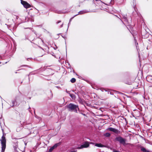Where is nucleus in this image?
<instances>
[{"mask_svg": "<svg viewBox=\"0 0 152 152\" xmlns=\"http://www.w3.org/2000/svg\"><path fill=\"white\" fill-rule=\"evenodd\" d=\"M66 107L69 111L74 112L77 113V110H79L78 106L72 103H70L66 105Z\"/></svg>", "mask_w": 152, "mask_h": 152, "instance_id": "1", "label": "nucleus"}, {"mask_svg": "<svg viewBox=\"0 0 152 152\" xmlns=\"http://www.w3.org/2000/svg\"><path fill=\"white\" fill-rule=\"evenodd\" d=\"M1 145V152H4L6 148V140L5 137L4 135L2 136L1 139L0 140Z\"/></svg>", "mask_w": 152, "mask_h": 152, "instance_id": "2", "label": "nucleus"}, {"mask_svg": "<svg viewBox=\"0 0 152 152\" xmlns=\"http://www.w3.org/2000/svg\"><path fill=\"white\" fill-rule=\"evenodd\" d=\"M115 140L119 142L120 144H122L124 145H125L126 144V139L121 137H117Z\"/></svg>", "mask_w": 152, "mask_h": 152, "instance_id": "3", "label": "nucleus"}, {"mask_svg": "<svg viewBox=\"0 0 152 152\" xmlns=\"http://www.w3.org/2000/svg\"><path fill=\"white\" fill-rule=\"evenodd\" d=\"M89 146V142L87 141L85 142L84 143L80 145V147L77 148L78 149H80L83 148H87Z\"/></svg>", "mask_w": 152, "mask_h": 152, "instance_id": "4", "label": "nucleus"}, {"mask_svg": "<svg viewBox=\"0 0 152 152\" xmlns=\"http://www.w3.org/2000/svg\"><path fill=\"white\" fill-rule=\"evenodd\" d=\"M107 130L113 132L116 134H119L120 132V131L117 129L112 127H109L107 129Z\"/></svg>", "mask_w": 152, "mask_h": 152, "instance_id": "5", "label": "nucleus"}, {"mask_svg": "<svg viewBox=\"0 0 152 152\" xmlns=\"http://www.w3.org/2000/svg\"><path fill=\"white\" fill-rule=\"evenodd\" d=\"M123 19L124 21L126 22V24L128 26H130L131 24V22H129L128 19L127 18V15H122Z\"/></svg>", "mask_w": 152, "mask_h": 152, "instance_id": "6", "label": "nucleus"}, {"mask_svg": "<svg viewBox=\"0 0 152 152\" xmlns=\"http://www.w3.org/2000/svg\"><path fill=\"white\" fill-rule=\"evenodd\" d=\"M21 3L23 5L24 7L26 8H28L31 7V5L25 1H21Z\"/></svg>", "mask_w": 152, "mask_h": 152, "instance_id": "7", "label": "nucleus"}, {"mask_svg": "<svg viewBox=\"0 0 152 152\" xmlns=\"http://www.w3.org/2000/svg\"><path fill=\"white\" fill-rule=\"evenodd\" d=\"M59 145V143L55 144L49 149L48 152H51L53 149L57 148Z\"/></svg>", "mask_w": 152, "mask_h": 152, "instance_id": "8", "label": "nucleus"}, {"mask_svg": "<svg viewBox=\"0 0 152 152\" xmlns=\"http://www.w3.org/2000/svg\"><path fill=\"white\" fill-rule=\"evenodd\" d=\"M89 12H90V11H89L87 10H81V11H79L78 12V14L75 15V16H76L78 15H82V14H84L86 13Z\"/></svg>", "mask_w": 152, "mask_h": 152, "instance_id": "9", "label": "nucleus"}, {"mask_svg": "<svg viewBox=\"0 0 152 152\" xmlns=\"http://www.w3.org/2000/svg\"><path fill=\"white\" fill-rule=\"evenodd\" d=\"M95 146H97V147H99L102 148V147H105V146L104 145L102 144L101 143H95Z\"/></svg>", "mask_w": 152, "mask_h": 152, "instance_id": "10", "label": "nucleus"}, {"mask_svg": "<svg viewBox=\"0 0 152 152\" xmlns=\"http://www.w3.org/2000/svg\"><path fill=\"white\" fill-rule=\"evenodd\" d=\"M16 102V100H12V104L11 106L12 107H13L15 105V103Z\"/></svg>", "mask_w": 152, "mask_h": 152, "instance_id": "11", "label": "nucleus"}, {"mask_svg": "<svg viewBox=\"0 0 152 152\" xmlns=\"http://www.w3.org/2000/svg\"><path fill=\"white\" fill-rule=\"evenodd\" d=\"M38 41L41 44H43L44 43L43 41L41 39L39 38L38 39Z\"/></svg>", "mask_w": 152, "mask_h": 152, "instance_id": "12", "label": "nucleus"}, {"mask_svg": "<svg viewBox=\"0 0 152 152\" xmlns=\"http://www.w3.org/2000/svg\"><path fill=\"white\" fill-rule=\"evenodd\" d=\"M104 135L106 137H109L110 136V134L109 133L107 132L104 134Z\"/></svg>", "mask_w": 152, "mask_h": 152, "instance_id": "13", "label": "nucleus"}, {"mask_svg": "<svg viewBox=\"0 0 152 152\" xmlns=\"http://www.w3.org/2000/svg\"><path fill=\"white\" fill-rule=\"evenodd\" d=\"M75 81L76 79L75 78H72L70 80V82L72 83H74L75 82Z\"/></svg>", "mask_w": 152, "mask_h": 152, "instance_id": "14", "label": "nucleus"}, {"mask_svg": "<svg viewBox=\"0 0 152 152\" xmlns=\"http://www.w3.org/2000/svg\"><path fill=\"white\" fill-rule=\"evenodd\" d=\"M69 96L72 99H75V96L74 94H69Z\"/></svg>", "mask_w": 152, "mask_h": 152, "instance_id": "15", "label": "nucleus"}, {"mask_svg": "<svg viewBox=\"0 0 152 152\" xmlns=\"http://www.w3.org/2000/svg\"><path fill=\"white\" fill-rule=\"evenodd\" d=\"M141 151L144 152H145L146 149L145 148L142 147L141 148Z\"/></svg>", "mask_w": 152, "mask_h": 152, "instance_id": "16", "label": "nucleus"}, {"mask_svg": "<svg viewBox=\"0 0 152 152\" xmlns=\"http://www.w3.org/2000/svg\"><path fill=\"white\" fill-rule=\"evenodd\" d=\"M75 17V15H74L73 17H72V18H71L70 19V20H69V23H70V22L71 21H72V19H73V18Z\"/></svg>", "mask_w": 152, "mask_h": 152, "instance_id": "17", "label": "nucleus"}, {"mask_svg": "<svg viewBox=\"0 0 152 152\" xmlns=\"http://www.w3.org/2000/svg\"><path fill=\"white\" fill-rule=\"evenodd\" d=\"M111 4H113L114 3V0H111Z\"/></svg>", "mask_w": 152, "mask_h": 152, "instance_id": "18", "label": "nucleus"}, {"mask_svg": "<svg viewBox=\"0 0 152 152\" xmlns=\"http://www.w3.org/2000/svg\"><path fill=\"white\" fill-rule=\"evenodd\" d=\"M61 22V20H58V21L57 22H56V24H58V23H60Z\"/></svg>", "mask_w": 152, "mask_h": 152, "instance_id": "19", "label": "nucleus"}, {"mask_svg": "<svg viewBox=\"0 0 152 152\" xmlns=\"http://www.w3.org/2000/svg\"><path fill=\"white\" fill-rule=\"evenodd\" d=\"M132 35H133V37H134V40H135V42H136V41H137V40H136V39H135V37H134V36L133 34H132Z\"/></svg>", "mask_w": 152, "mask_h": 152, "instance_id": "20", "label": "nucleus"}, {"mask_svg": "<svg viewBox=\"0 0 152 152\" xmlns=\"http://www.w3.org/2000/svg\"><path fill=\"white\" fill-rule=\"evenodd\" d=\"M111 7V6L110 5L109 6V7H107V8H105V9L106 10H107V8H109L110 7Z\"/></svg>", "mask_w": 152, "mask_h": 152, "instance_id": "21", "label": "nucleus"}, {"mask_svg": "<svg viewBox=\"0 0 152 152\" xmlns=\"http://www.w3.org/2000/svg\"><path fill=\"white\" fill-rule=\"evenodd\" d=\"M14 149H15V151L14 152H18L17 151L15 150V149L17 148L16 147H15H15H14Z\"/></svg>", "mask_w": 152, "mask_h": 152, "instance_id": "22", "label": "nucleus"}, {"mask_svg": "<svg viewBox=\"0 0 152 152\" xmlns=\"http://www.w3.org/2000/svg\"><path fill=\"white\" fill-rule=\"evenodd\" d=\"M34 114H35V117H37V115L35 114V110H34Z\"/></svg>", "mask_w": 152, "mask_h": 152, "instance_id": "23", "label": "nucleus"}, {"mask_svg": "<svg viewBox=\"0 0 152 152\" xmlns=\"http://www.w3.org/2000/svg\"><path fill=\"white\" fill-rule=\"evenodd\" d=\"M27 66V65H22L21 66L22 67H23V66Z\"/></svg>", "mask_w": 152, "mask_h": 152, "instance_id": "24", "label": "nucleus"}, {"mask_svg": "<svg viewBox=\"0 0 152 152\" xmlns=\"http://www.w3.org/2000/svg\"><path fill=\"white\" fill-rule=\"evenodd\" d=\"M118 18L121 21V22L124 23H123V21H122V20L121 19V18H119L118 17Z\"/></svg>", "mask_w": 152, "mask_h": 152, "instance_id": "25", "label": "nucleus"}, {"mask_svg": "<svg viewBox=\"0 0 152 152\" xmlns=\"http://www.w3.org/2000/svg\"><path fill=\"white\" fill-rule=\"evenodd\" d=\"M63 25V23H62V24L61 25V27H62Z\"/></svg>", "mask_w": 152, "mask_h": 152, "instance_id": "26", "label": "nucleus"}, {"mask_svg": "<svg viewBox=\"0 0 152 152\" xmlns=\"http://www.w3.org/2000/svg\"><path fill=\"white\" fill-rule=\"evenodd\" d=\"M2 118V115L1 114L0 115V119Z\"/></svg>", "mask_w": 152, "mask_h": 152, "instance_id": "27", "label": "nucleus"}, {"mask_svg": "<svg viewBox=\"0 0 152 152\" xmlns=\"http://www.w3.org/2000/svg\"><path fill=\"white\" fill-rule=\"evenodd\" d=\"M70 23H69H69L68 24V28L69 27V26L70 25Z\"/></svg>", "mask_w": 152, "mask_h": 152, "instance_id": "28", "label": "nucleus"}, {"mask_svg": "<svg viewBox=\"0 0 152 152\" xmlns=\"http://www.w3.org/2000/svg\"><path fill=\"white\" fill-rule=\"evenodd\" d=\"M145 152H149V151H148V150H146V151Z\"/></svg>", "mask_w": 152, "mask_h": 152, "instance_id": "29", "label": "nucleus"}, {"mask_svg": "<svg viewBox=\"0 0 152 152\" xmlns=\"http://www.w3.org/2000/svg\"><path fill=\"white\" fill-rule=\"evenodd\" d=\"M127 84H128L129 85H131V83H126Z\"/></svg>", "mask_w": 152, "mask_h": 152, "instance_id": "30", "label": "nucleus"}, {"mask_svg": "<svg viewBox=\"0 0 152 152\" xmlns=\"http://www.w3.org/2000/svg\"><path fill=\"white\" fill-rule=\"evenodd\" d=\"M58 13H61V12H57Z\"/></svg>", "mask_w": 152, "mask_h": 152, "instance_id": "31", "label": "nucleus"}, {"mask_svg": "<svg viewBox=\"0 0 152 152\" xmlns=\"http://www.w3.org/2000/svg\"><path fill=\"white\" fill-rule=\"evenodd\" d=\"M32 59V58H27V60H28V59Z\"/></svg>", "mask_w": 152, "mask_h": 152, "instance_id": "32", "label": "nucleus"}, {"mask_svg": "<svg viewBox=\"0 0 152 152\" xmlns=\"http://www.w3.org/2000/svg\"><path fill=\"white\" fill-rule=\"evenodd\" d=\"M30 126H31V124H28Z\"/></svg>", "mask_w": 152, "mask_h": 152, "instance_id": "33", "label": "nucleus"}, {"mask_svg": "<svg viewBox=\"0 0 152 152\" xmlns=\"http://www.w3.org/2000/svg\"><path fill=\"white\" fill-rule=\"evenodd\" d=\"M96 1H99V0H95Z\"/></svg>", "mask_w": 152, "mask_h": 152, "instance_id": "34", "label": "nucleus"}, {"mask_svg": "<svg viewBox=\"0 0 152 152\" xmlns=\"http://www.w3.org/2000/svg\"><path fill=\"white\" fill-rule=\"evenodd\" d=\"M71 152H76L75 151H72Z\"/></svg>", "mask_w": 152, "mask_h": 152, "instance_id": "35", "label": "nucleus"}, {"mask_svg": "<svg viewBox=\"0 0 152 152\" xmlns=\"http://www.w3.org/2000/svg\"><path fill=\"white\" fill-rule=\"evenodd\" d=\"M91 143L92 144H94V143Z\"/></svg>", "mask_w": 152, "mask_h": 152, "instance_id": "36", "label": "nucleus"}, {"mask_svg": "<svg viewBox=\"0 0 152 152\" xmlns=\"http://www.w3.org/2000/svg\"><path fill=\"white\" fill-rule=\"evenodd\" d=\"M17 132L18 131V130L17 129Z\"/></svg>", "mask_w": 152, "mask_h": 152, "instance_id": "37", "label": "nucleus"}, {"mask_svg": "<svg viewBox=\"0 0 152 152\" xmlns=\"http://www.w3.org/2000/svg\"><path fill=\"white\" fill-rule=\"evenodd\" d=\"M15 73H17V72H16Z\"/></svg>", "mask_w": 152, "mask_h": 152, "instance_id": "38", "label": "nucleus"}, {"mask_svg": "<svg viewBox=\"0 0 152 152\" xmlns=\"http://www.w3.org/2000/svg\"><path fill=\"white\" fill-rule=\"evenodd\" d=\"M83 115H85V114H83Z\"/></svg>", "mask_w": 152, "mask_h": 152, "instance_id": "39", "label": "nucleus"}]
</instances>
